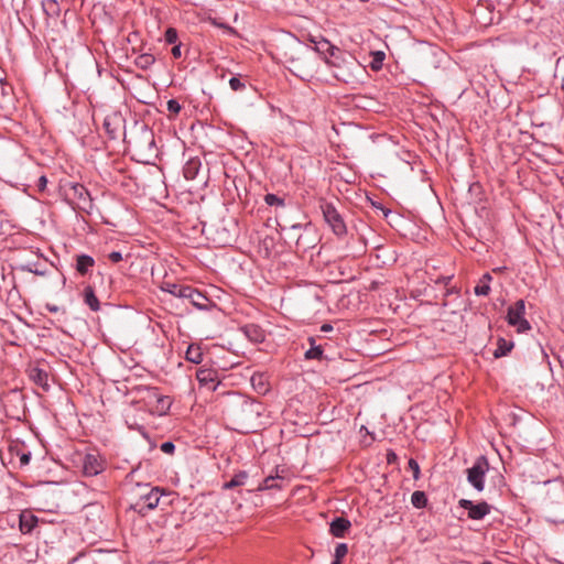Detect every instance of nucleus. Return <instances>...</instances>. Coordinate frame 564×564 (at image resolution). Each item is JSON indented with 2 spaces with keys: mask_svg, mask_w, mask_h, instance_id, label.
Wrapping results in <instances>:
<instances>
[{
  "mask_svg": "<svg viewBox=\"0 0 564 564\" xmlns=\"http://www.w3.org/2000/svg\"><path fill=\"white\" fill-rule=\"evenodd\" d=\"M84 302L94 312H97L100 308V303L95 294V291L89 285L84 290Z\"/></svg>",
  "mask_w": 564,
  "mask_h": 564,
  "instance_id": "6ab92c4d",
  "label": "nucleus"
},
{
  "mask_svg": "<svg viewBox=\"0 0 564 564\" xmlns=\"http://www.w3.org/2000/svg\"><path fill=\"white\" fill-rule=\"evenodd\" d=\"M30 459H31V454L30 453H23L20 456V464H21V466L28 465L30 463Z\"/></svg>",
  "mask_w": 564,
  "mask_h": 564,
  "instance_id": "37998d69",
  "label": "nucleus"
},
{
  "mask_svg": "<svg viewBox=\"0 0 564 564\" xmlns=\"http://www.w3.org/2000/svg\"><path fill=\"white\" fill-rule=\"evenodd\" d=\"M245 332H246L248 337H250L251 339H253L256 341L259 340L260 337H261L259 328L257 326H254V325L246 326L245 327Z\"/></svg>",
  "mask_w": 564,
  "mask_h": 564,
  "instance_id": "473e14b6",
  "label": "nucleus"
},
{
  "mask_svg": "<svg viewBox=\"0 0 564 564\" xmlns=\"http://www.w3.org/2000/svg\"><path fill=\"white\" fill-rule=\"evenodd\" d=\"M475 294L478 295V296H486L489 294L490 292V285L488 284H485V283H481L479 281V283L475 286V290H474Z\"/></svg>",
  "mask_w": 564,
  "mask_h": 564,
  "instance_id": "f704fd0d",
  "label": "nucleus"
},
{
  "mask_svg": "<svg viewBox=\"0 0 564 564\" xmlns=\"http://www.w3.org/2000/svg\"><path fill=\"white\" fill-rule=\"evenodd\" d=\"M155 62V58L152 54H141L135 58V65L142 69H148Z\"/></svg>",
  "mask_w": 564,
  "mask_h": 564,
  "instance_id": "393cba45",
  "label": "nucleus"
},
{
  "mask_svg": "<svg viewBox=\"0 0 564 564\" xmlns=\"http://www.w3.org/2000/svg\"><path fill=\"white\" fill-rule=\"evenodd\" d=\"M161 451L165 454H169V455H172L175 451V445L174 443L172 442H164L162 445H161Z\"/></svg>",
  "mask_w": 564,
  "mask_h": 564,
  "instance_id": "ea45409f",
  "label": "nucleus"
},
{
  "mask_svg": "<svg viewBox=\"0 0 564 564\" xmlns=\"http://www.w3.org/2000/svg\"><path fill=\"white\" fill-rule=\"evenodd\" d=\"M183 299L189 300V302L198 310L206 311L209 308L208 297L205 296L203 293H200L198 290H196L189 285L185 290V294H184Z\"/></svg>",
  "mask_w": 564,
  "mask_h": 564,
  "instance_id": "9b49d317",
  "label": "nucleus"
},
{
  "mask_svg": "<svg viewBox=\"0 0 564 564\" xmlns=\"http://www.w3.org/2000/svg\"><path fill=\"white\" fill-rule=\"evenodd\" d=\"M544 511L546 518L554 523L564 522V482L552 480L546 484Z\"/></svg>",
  "mask_w": 564,
  "mask_h": 564,
  "instance_id": "f257e3e1",
  "label": "nucleus"
},
{
  "mask_svg": "<svg viewBox=\"0 0 564 564\" xmlns=\"http://www.w3.org/2000/svg\"><path fill=\"white\" fill-rule=\"evenodd\" d=\"M165 41L170 44H174L177 41V32L175 29L170 28L165 32Z\"/></svg>",
  "mask_w": 564,
  "mask_h": 564,
  "instance_id": "e433bc0d",
  "label": "nucleus"
},
{
  "mask_svg": "<svg viewBox=\"0 0 564 564\" xmlns=\"http://www.w3.org/2000/svg\"><path fill=\"white\" fill-rule=\"evenodd\" d=\"M188 285H183V284H176V283H173V282H164L162 285H161V290L163 292H166V293H170L176 297H180V299H183L184 297V294H185V290L187 289Z\"/></svg>",
  "mask_w": 564,
  "mask_h": 564,
  "instance_id": "a211bd4d",
  "label": "nucleus"
},
{
  "mask_svg": "<svg viewBox=\"0 0 564 564\" xmlns=\"http://www.w3.org/2000/svg\"><path fill=\"white\" fill-rule=\"evenodd\" d=\"M105 469V462L96 454H86L83 459V471L86 476H96Z\"/></svg>",
  "mask_w": 564,
  "mask_h": 564,
  "instance_id": "0eeeda50",
  "label": "nucleus"
},
{
  "mask_svg": "<svg viewBox=\"0 0 564 564\" xmlns=\"http://www.w3.org/2000/svg\"><path fill=\"white\" fill-rule=\"evenodd\" d=\"M47 178L45 176H41L37 182V186L41 191H43L46 187Z\"/></svg>",
  "mask_w": 564,
  "mask_h": 564,
  "instance_id": "a18cd8bd",
  "label": "nucleus"
},
{
  "mask_svg": "<svg viewBox=\"0 0 564 564\" xmlns=\"http://www.w3.org/2000/svg\"><path fill=\"white\" fill-rule=\"evenodd\" d=\"M196 379L202 387L215 391L219 384L218 372L210 368H199L196 372Z\"/></svg>",
  "mask_w": 564,
  "mask_h": 564,
  "instance_id": "6e6552de",
  "label": "nucleus"
},
{
  "mask_svg": "<svg viewBox=\"0 0 564 564\" xmlns=\"http://www.w3.org/2000/svg\"><path fill=\"white\" fill-rule=\"evenodd\" d=\"M332 564H341V563H340V561H338V560H334V561L332 562Z\"/></svg>",
  "mask_w": 564,
  "mask_h": 564,
  "instance_id": "603ef678",
  "label": "nucleus"
},
{
  "mask_svg": "<svg viewBox=\"0 0 564 564\" xmlns=\"http://www.w3.org/2000/svg\"><path fill=\"white\" fill-rule=\"evenodd\" d=\"M167 110L173 113H178L181 111V105L176 99H170L166 104Z\"/></svg>",
  "mask_w": 564,
  "mask_h": 564,
  "instance_id": "58836bf2",
  "label": "nucleus"
},
{
  "mask_svg": "<svg viewBox=\"0 0 564 564\" xmlns=\"http://www.w3.org/2000/svg\"><path fill=\"white\" fill-rule=\"evenodd\" d=\"M46 308H47L50 312H52V313H56V312H58V310H59V308H58V306H56V305H52V304H47V305H46Z\"/></svg>",
  "mask_w": 564,
  "mask_h": 564,
  "instance_id": "09e8293b",
  "label": "nucleus"
},
{
  "mask_svg": "<svg viewBox=\"0 0 564 564\" xmlns=\"http://www.w3.org/2000/svg\"><path fill=\"white\" fill-rule=\"evenodd\" d=\"M290 63V70L292 73H294L295 75H299L300 76V73L303 72V67H302V64H301V58L297 57V58H290L289 61Z\"/></svg>",
  "mask_w": 564,
  "mask_h": 564,
  "instance_id": "2f4dec72",
  "label": "nucleus"
},
{
  "mask_svg": "<svg viewBox=\"0 0 564 564\" xmlns=\"http://www.w3.org/2000/svg\"><path fill=\"white\" fill-rule=\"evenodd\" d=\"M37 524V518L29 512L20 514V530L23 534L31 533Z\"/></svg>",
  "mask_w": 564,
  "mask_h": 564,
  "instance_id": "4468645a",
  "label": "nucleus"
},
{
  "mask_svg": "<svg viewBox=\"0 0 564 564\" xmlns=\"http://www.w3.org/2000/svg\"><path fill=\"white\" fill-rule=\"evenodd\" d=\"M372 61L370 66L373 70H379L382 67L383 61L386 58V54L381 51H376L371 53Z\"/></svg>",
  "mask_w": 564,
  "mask_h": 564,
  "instance_id": "bb28decb",
  "label": "nucleus"
},
{
  "mask_svg": "<svg viewBox=\"0 0 564 564\" xmlns=\"http://www.w3.org/2000/svg\"><path fill=\"white\" fill-rule=\"evenodd\" d=\"M452 280V276H443L441 279H438V282H442L444 283L445 285H447Z\"/></svg>",
  "mask_w": 564,
  "mask_h": 564,
  "instance_id": "8fccbe9b",
  "label": "nucleus"
},
{
  "mask_svg": "<svg viewBox=\"0 0 564 564\" xmlns=\"http://www.w3.org/2000/svg\"><path fill=\"white\" fill-rule=\"evenodd\" d=\"M42 7L46 15L56 18L59 15V4L56 0H44Z\"/></svg>",
  "mask_w": 564,
  "mask_h": 564,
  "instance_id": "4be33fe9",
  "label": "nucleus"
},
{
  "mask_svg": "<svg viewBox=\"0 0 564 564\" xmlns=\"http://www.w3.org/2000/svg\"><path fill=\"white\" fill-rule=\"evenodd\" d=\"M172 55L173 57L175 58H180L181 55H182V52H181V45H175L173 48H172Z\"/></svg>",
  "mask_w": 564,
  "mask_h": 564,
  "instance_id": "c03bdc74",
  "label": "nucleus"
},
{
  "mask_svg": "<svg viewBox=\"0 0 564 564\" xmlns=\"http://www.w3.org/2000/svg\"><path fill=\"white\" fill-rule=\"evenodd\" d=\"M200 169V161L198 159H191L183 167V174L186 180H194Z\"/></svg>",
  "mask_w": 564,
  "mask_h": 564,
  "instance_id": "f3484780",
  "label": "nucleus"
},
{
  "mask_svg": "<svg viewBox=\"0 0 564 564\" xmlns=\"http://www.w3.org/2000/svg\"><path fill=\"white\" fill-rule=\"evenodd\" d=\"M327 55H328V59H324V61L333 67L343 68V67H349V66L357 65L356 59L351 56H349V58H347L346 54L339 47H337L336 53L335 52H334V54L327 53Z\"/></svg>",
  "mask_w": 564,
  "mask_h": 564,
  "instance_id": "9d476101",
  "label": "nucleus"
},
{
  "mask_svg": "<svg viewBox=\"0 0 564 564\" xmlns=\"http://www.w3.org/2000/svg\"><path fill=\"white\" fill-rule=\"evenodd\" d=\"M562 88L564 89V77H563V80H562Z\"/></svg>",
  "mask_w": 564,
  "mask_h": 564,
  "instance_id": "5fc2aeb1",
  "label": "nucleus"
},
{
  "mask_svg": "<svg viewBox=\"0 0 564 564\" xmlns=\"http://www.w3.org/2000/svg\"><path fill=\"white\" fill-rule=\"evenodd\" d=\"M30 378L34 383L42 387L44 390H48V375L45 370L36 367L32 368L30 370Z\"/></svg>",
  "mask_w": 564,
  "mask_h": 564,
  "instance_id": "2eb2a0df",
  "label": "nucleus"
},
{
  "mask_svg": "<svg viewBox=\"0 0 564 564\" xmlns=\"http://www.w3.org/2000/svg\"><path fill=\"white\" fill-rule=\"evenodd\" d=\"M348 553V546L346 543H338L335 547L334 556L335 560L340 561L344 558Z\"/></svg>",
  "mask_w": 564,
  "mask_h": 564,
  "instance_id": "7c9ffc66",
  "label": "nucleus"
},
{
  "mask_svg": "<svg viewBox=\"0 0 564 564\" xmlns=\"http://www.w3.org/2000/svg\"><path fill=\"white\" fill-rule=\"evenodd\" d=\"M408 464H409V468L413 473V478L414 479H419L420 478V466H419V463L415 459L411 458Z\"/></svg>",
  "mask_w": 564,
  "mask_h": 564,
  "instance_id": "4c0bfd02",
  "label": "nucleus"
},
{
  "mask_svg": "<svg viewBox=\"0 0 564 564\" xmlns=\"http://www.w3.org/2000/svg\"><path fill=\"white\" fill-rule=\"evenodd\" d=\"M251 382H252L253 387H256L258 389L259 392L264 393L265 391H268V388L263 382L262 375L252 376Z\"/></svg>",
  "mask_w": 564,
  "mask_h": 564,
  "instance_id": "c85d7f7f",
  "label": "nucleus"
},
{
  "mask_svg": "<svg viewBox=\"0 0 564 564\" xmlns=\"http://www.w3.org/2000/svg\"><path fill=\"white\" fill-rule=\"evenodd\" d=\"M458 506L468 511V518L481 520L490 512V506L486 501L474 503L468 499H460Z\"/></svg>",
  "mask_w": 564,
  "mask_h": 564,
  "instance_id": "423d86ee",
  "label": "nucleus"
},
{
  "mask_svg": "<svg viewBox=\"0 0 564 564\" xmlns=\"http://www.w3.org/2000/svg\"><path fill=\"white\" fill-rule=\"evenodd\" d=\"M311 42L314 43V50L322 55L324 59H328L327 53H336L337 46L333 45L327 39L319 37L316 40L315 37L311 39Z\"/></svg>",
  "mask_w": 564,
  "mask_h": 564,
  "instance_id": "ddd939ff",
  "label": "nucleus"
},
{
  "mask_svg": "<svg viewBox=\"0 0 564 564\" xmlns=\"http://www.w3.org/2000/svg\"><path fill=\"white\" fill-rule=\"evenodd\" d=\"M229 86L234 91L242 90L246 87L245 83H242L240 78L236 76L229 79Z\"/></svg>",
  "mask_w": 564,
  "mask_h": 564,
  "instance_id": "c9c22d12",
  "label": "nucleus"
},
{
  "mask_svg": "<svg viewBox=\"0 0 564 564\" xmlns=\"http://www.w3.org/2000/svg\"><path fill=\"white\" fill-rule=\"evenodd\" d=\"M321 209L324 216L325 221L332 228L333 232L336 236H344L347 232V228L341 215L335 208V206L330 203H323L321 205Z\"/></svg>",
  "mask_w": 564,
  "mask_h": 564,
  "instance_id": "20e7f679",
  "label": "nucleus"
},
{
  "mask_svg": "<svg viewBox=\"0 0 564 564\" xmlns=\"http://www.w3.org/2000/svg\"><path fill=\"white\" fill-rule=\"evenodd\" d=\"M491 280H492V278H491L490 273H485L479 281L481 283L490 285Z\"/></svg>",
  "mask_w": 564,
  "mask_h": 564,
  "instance_id": "49530a36",
  "label": "nucleus"
},
{
  "mask_svg": "<svg viewBox=\"0 0 564 564\" xmlns=\"http://www.w3.org/2000/svg\"><path fill=\"white\" fill-rule=\"evenodd\" d=\"M513 347V344L511 341H507L503 338H500L498 340V347L496 348L494 356L496 358H500L502 356H506Z\"/></svg>",
  "mask_w": 564,
  "mask_h": 564,
  "instance_id": "b1692460",
  "label": "nucleus"
},
{
  "mask_svg": "<svg viewBox=\"0 0 564 564\" xmlns=\"http://www.w3.org/2000/svg\"><path fill=\"white\" fill-rule=\"evenodd\" d=\"M322 355H323V350H322L321 346H315L305 352V358L306 359H319L322 357Z\"/></svg>",
  "mask_w": 564,
  "mask_h": 564,
  "instance_id": "72a5a7b5",
  "label": "nucleus"
},
{
  "mask_svg": "<svg viewBox=\"0 0 564 564\" xmlns=\"http://www.w3.org/2000/svg\"><path fill=\"white\" fill-rule=\"evenodd\" d=\"M21 271L31 272L35 275L44 276L47 273V270L45 268H42L41 265L36 263H25L20 267Z\"/></svg>",
  "mask_w": 564,
  "mask_h": 564,
  "instance_id": "a878e982",
  "label": "nucleus"
},
{
  "mask_svg": "<svg viewBox=\"0 0 564 564\" xmlns=\"http://www.w3.org/2000/svg\"><path fill=\"white\" fill-rule=\"evenodd\" d=\"M185 358L189 362L200 364L203 360L202 348L198 345H194V344L189 345L187 347Z\"/></svg>",
  "mask_w": 564,
  "mask_h": 564,
  "instance_id": "aec40b11",
  "label": "nucleus"
},
{
  "mask_svg": "<svg viewBox=\"0 0 564 564\" xmlns=\"http://www.w3.org/2000/svg\"><path fill=\"white\" fill-rule=\"evenodd\" d=\"M489 470V463L485 456H479L474 465L467 469L468 482L479 492L485 489V478Z\"/></svg>",
  "mask_w": 564,
  "mask_h": 564,
  "instance_id": "f03ea898",
  "label": "nucleus"
},
{
  "mask_svg": "<svg viewBox=\"0 0 564 564\" xmlns=\"http://www.w3.org/2000/svg\"><path fill=\"white\" fill-rule=\"evenodd\" d=\"M247 478H248V474L246 471H239L229 481L224 484V488L232 489L235 487L242 486L246 484Z\"/></svg>",
  "mask_w": 564,
  "mask_h": 564,
  "instance_id": "412c9836",
  "label": "nucleus"
},
{
  "mask_svg": "<svg viewBox=\"0 0 564 564\" xmlns=\"http://www.w3.org/2000/svg\"><path fill=\"white\" fill-rule=\"evenodd\" d=\"M74 198L77 199V205L83 210H88L93 207L90 194L87 188L82 184H74L70 187Z\"/></svg>",
  "mask_w": 564,
  "mask_h": 564,
  "instance_id": "1a4fd4ad",
  "label": "nucleus"
},
{
  "mask_svg": "<svg viewBox=\"0 0 564 564\" xmlns=\"http://www.w3.org/2000/svg\"><path fill=\"white\" fill-rule=\"evenodd\" d=\"M279 477L269 476L259 486V490L275 489L280 488L278 482Z\"/></svg>",
  "mask_w": 564,
  "mask_h": 564,
  "instance_id": "cd10ccee",
  "label": "nucleus"
},
{
  "mask_svg": "<svg viewBox=\"0 0 564 564\" xmlns=\"http://www.w3.org/2000/svg\"><path fill=\"white\" fill-rule=\"evenodd\" d=\"M525 302L518 300L513 305L509 306L507 313V321L510 326L516 327L519 333L531 329L530 323L524 317Z\"/></svg>",
  "mask_w": 564,
  "mask_h": 564,
  "instance_id": "7ed1b4c3",
  "label": "nucleus"
},
{
  "mask_svg": "<svg viewBox=\"0 0 564 564\" xmlns=\"http://www.w3.org/2000/svg\"><path fill=\"white\" fill-rule=\"evenodd\" d=\"M95 265V260L88 254H79L76 257V270L79 274L85 275Z\"/></svg>",
  "mask_w": 564,
  "mask_h": 564,
  "instance_id": "dca6fc26",
  "label": "nucleus"
},
{
  "mask_svg": "<svg viewBox=\"0 0 564 564\" xmlns=\"http://www.w3.org/2000/svg\"><path fill=\"white\" fill-rule=\"evenodd\" d=\"M104 127L107 130V132L109 133L110 138L115 139L116 130L111 129V118L110 117L105 118Z\"/></svg>",
  "mask_w": 564,
  "mask_h": 564,
  "instance_id": "a19ab883",
  "label": "nucleus"
},
{
  "mask_svg": "<svg viewBox=\"0 0 564 564\" xmlns=\"http://www.w3.org/2000/svg\"><path fill=\"white\" fill-rule=\"evenodd\" d=\"M411 503L417 509L425 508L427 505V497L424 491L416 490L411 496Z\"/></svg>",
  "mask_w": 564,
  "mask_h": 564,
  "instance_id": "5701e85b",
  "label": "nucleus"
},
{
  "mask_svg": "<svg viewBox=\"0 0 564 564\" xmlns=\"http://www.w3.org/2000/svg\"><path fill=\"white\" fill-rule=\"evenodd\" d=\"M321 329L322 332H330L333 330V326L330 324H324Z\"/></svg>",
  "mask_w": 564,
  "mask_h": 564,
  "instance_id": "3c124183",
  "label": "nucleus"
},
{
  "mask_svg": "<svg viewBox=\"0 0 564 564\" xmlns=\"http://www.w3.org/2000/svg\"><path fill=\"white\" fill-rule=\"evenodd\" d=\"M350 527L351 523L348 519L338 517L330 522L329 531L336 538H344Z\"/></svg>",
  "mask_w": 564,
  "mask_h": 564,
  "instance_id": "f8f14e48",
  "label": "nucleus"
},
{
  "mask_svg": "<svg viewBox=\"0 0 564 564\" xmlns=\"http://www.w3.org/2000/svg\"><path fill=\"white\" fill-rule=\"evenodd\" d=\"M108 258L111 262L117 263L122 260V253L120 251H112L109 253Z\"/></svg>",
  "mask_w": 564,
  "mask_h": 564,
  "instance_id": "79ce46f5",
  "label": "nucleus"
},
{
  "mask_svg": "<svg viewBox=\"0 0 564 564\" xmlns=\"http://www.w3.org/2000/svg\"><path fill=\"white\" fill-rule=\"evenodd\" d=\"M481 564H492L490 561H484Z\"/></svg>",
  "mask_w": 564,
  "mask_h": 564,
  "instance_id": "864d4df0",
  "label": "nucleus"
},
{
  "mask_svg": "<svg viewBox=\"0 0 564 564\" xmlns=\"http://www.w3.org/2000/svg\"><path fill=\"white\" fill-rule=\"evenodd\" d=\"M159 487L152 488L149 492L140 495L139 500L133 505V509L141 514L155 509L160 501Z\"/></svg>",
  "mask_w": 564,
  "mask_h": 564,
  "instance_id": "39448f33",
  "label": "nucleus"
},
{
  "mask_svg": "<svg viewBox=\"0 0 564 564\" xmlns=\"http://www.w3.org/2000/svg\"><path fill=\"white\" fill-rule=\"evenodd\" d=\"M301 228H302L301 224H294L286 229L289 230L290 234H292V232H296V231L301 230Z\"/></svg>",
  "mask_w": 564,
  "mask_h": 564,
  "instance_id": "de8ad7c7",
  "label": "nucleus"
},
{
  "mask_svg": "<svg viewBox=\"0 0 564 564\" xmlns=\"http://www.w3.org/2000/svg\"><path fill=\"white\" fill-rule=\"evenodd\" d=\"M264 202L269 206H284V200L274 194H267L264 196Z\"/></svg>",
  "mask_w": 564,
  "mask_h": 564,
  "instance_id": "c756f323",
  "label": "nucleus"
}]
</instances>
